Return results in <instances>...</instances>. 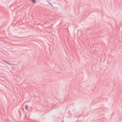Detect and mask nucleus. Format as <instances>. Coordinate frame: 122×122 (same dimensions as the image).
Listing matches in <instances>:
<instances>
[{
  "instance_id": "f257e3e1",
  "label": "nucleus",
  "mask_w": 122,
  "mask_h": 122,
  "mask_svg": "<svg viewBox=\"0 0 122 122\" xmlns=\"http://www.w3.org/2000/svg\"><path fill=\"white\" fill-rule=\"evenodd\" d=\"M28 106L27 105H25V109L26 110H28Z\"/></svg>"
},
{
  "instance_id": "f03ea898",
  "label": "nucleus",
  "mask_w": 122,
  "mask_h": 122,
  "mask_svg": "<svg viewBox=\"0 0 122 122\" xmlns=\"http://www.w3.org/2000/svg\"><path fill=\"white\" fill-rule=\"evenodd\" d=\"M47 2H48V3H49V4L50 5H51V6H52V7H53V5H52V4H51V3H50L49 2V0H47Z\"/></svg>"
},
{
  "instance_id": "7ed1b4c3",
  "label": "nucleus",
  "mask_w": 122,
  "mask_h": 122,
  "mask_svg": "<svg viewBox=\"0 0 122 122\" xmlns=\"http://www.w3.org/2000/svg\"><path fill=\"white\" fill-rule=\"evenodd\" d=\"M47 2H48V3H49V4L50 5H51V6H52V7H53V5H52V4H51V3H50L49 2V0H47Z\"/></svg>"
},
{
  "instance_id": "20e7f679",
  "label": "nucleus",
  "mask_w": 122,
  "mask_h": 122,
  "mask_svg": "<svg viewBox=\"0 0 122 122\" xmlns=\"http://www.w3.org/2000/svg\"><path fill=\"white\" fill-rule=\"evenodd\" d=\"M3 61L5 62H6V63H9V62L8 61H6V60H5V59H3Z\"/></svg>"
},
{
  "instance_id": "39448f33",
  "label": "nucleus",
  "mask_w": 122,
  "mask_h": 122,
  "mask_svg": "<svg viewBox=\"0 0 122 122\" xmlns=\"http://www.w3.org/2000/svg\"><path fill=\"white\" fill-rule=\"evenodd\" d=\"M31 1L33 3H35L36 1V0H31Z\"/></svg>"
}]
</instances>
